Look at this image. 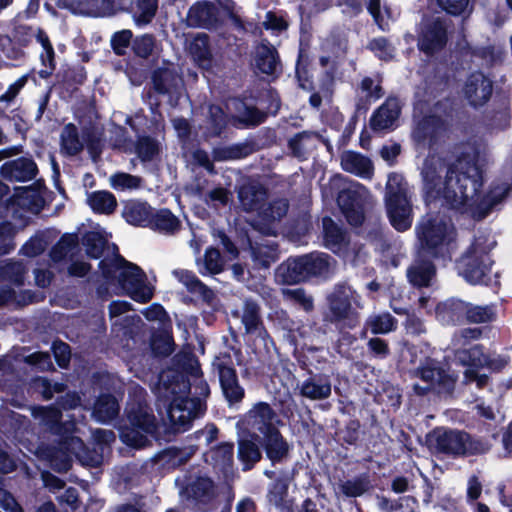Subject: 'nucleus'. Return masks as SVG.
<instances>
[{
	"mask_svg": "<svg viewBox=\"0 0 512 512\" xmlns=\"http://www.w3.org/2000/svg\"><path fill=\"white\" fill-rule=\"evenodd\" d=\"M173 368L159 375L154 392L156 406L166 409L170 426L167 430L173 433H183L192 427L193 420L204 414L206 407L200 397L210 394L208 383L201 377H196L195 383L190 382V376H197L199 368L191 360L175 355L172 359Z\"/></svg>",
	"mask_w": 512,
	"mask_h": 512,
	"instance_id": "f257e3e1",
	"label": "nucleus"
},
{
	"mask_svg": "<svg viewBox=\"0 0 512 512\" xmlns=\"http://www.w3.org/2000/svg\"><path fill=\"white\" fill-rule=\"evenodd\" d=\"M124 424L120 427V438L129 447L142 449L151 445L149 437L160 440L163 434L176 435L165 422L160 423L146 399L128 401L124 410Z\"/></svg>",
	"mask_w": 512,
	"mask_h": 512,
	"instance_id": "f03ea898",
	"label": "nucleus"
},
{
	"mask_svg": "<svg viewBox=\"0 0 512 512\" xmlns=\"http://www.w3.org/2000/svg\"><path fill=\"white\" fill-rule=\"evenodd\" d=\"M426 440L436 456L451 459L485 456L493 448L491 440L486 436L446 426L435 427L427 434Z\"/></svg>",
	"mask_w": 512,
	"mask_h": 512,
	"instance_id": "7ed1b4c3",
	"label": "nucleus"
},
{
	"mask_svg": "<svg viewBox=\"0 0 512 512\" xmlns=\"http://www.w3.org/2000/svg\"><path fill=\"white\" fill-rule=\"evenodd\" d=\"M452 153L455 159L450 164H457L453 173L455 203L452 205V211L465 215L469 210V200L482 193L485 172L478 164L477 153L465 144H455Z\"/></svg>",
	"mask_w": 512,
	"mask_h": 512,
	"instance_id": "20e7f679",
	"label": "nucleus"
},
{
	"mask_svg": "<svg viewBox=\"0 0 512 512\" xmlns=\"http://www.w3.org/2000/svg\"><path fill=\"white\" fill-rule=\"evenodd\" d=\"M419 253L434 260L450 258V245L456 238V229L450 220L439 213H426L415 226Z\"/></svg>",
	"mask_w": 512,
	"mask_h": 512,
	"instance_id": "39448f33",
	"label": "nucleus"
},
{
	"mask_svg": "<svg viewBox=\"0 0 512 512\" xmlns=\"http://www.w3.org/2000/svg\"><path fill=\"white\" fill-rule=\"evenodd\" d=\"M328 309L324 320L341 327L353 329L360 323L359 309H362L361 296L347 284L335 285L327 296Z\"/></svg>",
	"mask_w": 512,
	"mask_h": 512,
	"instance_id": "423d86ee",
	"label": "nucleus"
},
{
	"mask_svg": "<svg viewBox=\"0 0 512 512\" xmlns=\"http://www.w3.org/2000/svg\"><path fill=\"white\" fill-rule=\"evenodd\" d=\"M385 208L391 226L398 232L409 230L413 223V205L407 184L396 173L389 175L385 191Z\"/></svg>",
	"mask_w": 512,
	"mask_h": 512,
	"instance_id": "0eeeda50",
	"label": "nucleus"
},
{
	"mask_svg": "<svg viewBox=\"0 0 512 512\" xmlns=\"http://www.w3.org/2000/svg\"><path fill=\"white\" fill-rule=\"evenodd\" d=\"M457 164H448L443 178L434 162L425 160L421 170L422 197L426 205L442 201V206L452 211L455 203L453 173Z\"/></svg>",
	"mask_w": 512,
	"mask_h": 512,
	"instance_id": "6e6552de",
	"label": "nucleus"
},
{
	"mask_svg": "<svg viewBox=\"0 0 512 512\" xmlns=\"http://www.w3.org/2000/svg\"><path fill=\"white\" fill-rule=\"evenodd\" d=\"M212 366L217 372L224 398L230 406L242 402L245 389L240 385L237 371L230 353H220L213 359Z\"/></svg>",
	"mask_w": 512,
	"mask_h": 512,
	"instance_id": "1a4fd4ad",
	"label": "nucleus"
},
{
	"mask_svg": "<svg viewBox=\"0 0 512 512\" xmlns=\"http://www.w3.org/2000/svg\"><path fill=\"white\" fill-rule=\"evenodd\" d=\"M449 130V122L435 113H427L418 119L412 129L414 143L424 149L438 146Z\"/></svg>",
	"mask_w": 512,
	"mask_h": 512,
	"instance_id": "9d476101",
	"label": "nucleus"
},
{
	"mask_svg": "<svg viewBox=\"0 0 512 512\" xmlns=\"http://www.w3.org/2000/svg\"><path fill=\"white\" fill-rule=\"evenodd\" d=\"M489 257L483 252H477L471 245L458 262L459 273L470 284L482 283L491 271V263H487Z\"/></svg>",
	"mask_w": 512,
	"mask_h": 512,
	"instance_id": "9b49d317",
	"label": "nucleus"
},
{
	"mask_svg": "<svg viewBox=\"0 0 512 512\" xmlns=\"http://www.w3.org/2000/svg\"><path fill=\"white\" fill-rule=\"evenodd\" d=\"M276 417L277 414L271 405L261 401L244 414L238 421L237 426L247 431V433H259L262 436L270 429L277 428L273 423Z\"/></svg>",
	"mask_w": 512,
	"mask_h": 512,
	"instance_id": "f8f14e48",
	"label": "nucleus"
},
{
	"mask_svg": "<svg viewBox=\"0 0 512 512\" xmlns=\"http://www.w3.org/2000/svg\"><path fill=\"white\" fill-rule=\"evenodd\" d=\"M447 42L446 25L442 19L435 18L423 26L418 36L417 47L427 57H432L441 52L446 47Z\"/></svg>",
	"mask_w": 512,
	"mask_h": 512,
	"instance_id": "ddd939ff",
	"label": "nucleus"
},
{
	"mask_svg": "<svg viewBox=\"0 0 512 512\" xmlns=\"http://www.w3.org/2000/svg\"><path fill=\"white\" fill-rule=\"evenodd\" d=\"M233 316H240L245 335L260 339L264 344H266L268 339L271 340L270 334L262 317L261 307L256 300L246 298L243 302L241 315L238 311H235L233 312Z\"/></svg>",
	"mask_w": 512,
	"mask_h": 512,
	"instance_id": "4468645a",
	"label": "nucleus"
},
{
	"mask_svg": "<svg viewBox=\"0 0 512 512\" xmlns=\"http://www.w3.org/2000/svg\"><path fill=\"white\" fill-rule=\"evenodd\" d=\"M337 205L349 225L360 227L365 221V198L357 189L344 188L339 191Z\"/></svg>",
	"mask_w": 512,
	"mask_h": 512,
	"instance_id": "2eb2a0df",
	"label": "nucleus"
},
{
	"mask_svg": "<svg viewBox=\"0 0 512 512\" xmlns=\"http://www.w3.org/2000/svg\"><path fill=\"white\" fill-rule=\"evenodd\" d=\"M151 83L157 94L168 95L183 85V77L177 64L163 59L161 64L151 72Z\"/></svg>",
	"mask_w": 512,
	"mask_h": 512,
	"instance_id": "dca6fc26",
	"label": "nucleus"
},
{
	"mask_svg": "<svg viewBox=\"0 0 512 512\" xmlns=\"http://www.w3.org/2000/svg\"><path fill=\"white\" fill-rule=\"evenodd\" d=\"M463 92L470 106L482 107L492 96L493 81L482 71H473L466 79Z\"/></svg>",
	"mask_w": 512,
	"mask_h": 512,
	"instance_id": "f3484780",
	"label": "nucleus"
},
{
	"mask_svg": "<svg viewBox=\"0 0 512 512\" xmlns=\"http://www.w3.org/2000/svg\"><path fill=\"white\" fill-rule=\"evenodd\" d=\"M259 444L272 466L285 464L291 459L292 446L278 428L260 436Z\"/></svg>",
	"mask_w": 512,
	"mask_h": 512,
	"instance_id": "a211bd4d",
	"label": "nucleus"
},
{
	"mask_svg": "<svg viewBox=\"0 0 512 512\" xmlns=\"http://www.w3.org/2000/svg\"><path fill=\"white\" fill-rule=\"evenodd\" d=\"M37 174L38 166L32 157L21 156L0 166V176L10 182H28Z\"/></svg>",
	"mask_w": 512,
	"mask_h": 512,
	"instance_id": "6ab92c4d",
	"label": "nucleus"
},
{
	"mask_svg": "<svg viewBox=\"0 0 512 512\" xmlns=\"http://www.w3.org/2000/svg\"><path fill=\"white\" fill-rule=\"evenodd\" d=\"M401 114V105L398 97L388 96L386 100L372 113L369 125L374 132H381L393 128Z\"/></svg>",
	"mask_w": 512,
	"mask_h": 512,
	"instance_id": "aec40b11",
	"label": "nucleus"
},
{
	"mask_svg": "<svg viewBox=\"0 0 512 512\" xmlns=\"http://www.w3.org/2000/svg\"><path fill=\"white\" fill-rule=\"evenodd\" d=\"M187 22L194 28H216L220 24L219 9L207 0L196 2L188 10Z\"/></svg>",
	"mask_w": 512,
	"mask_h": 512,
	"instance_id": "412c9836",
	"label": "nucleus"
},
{
	"mask_svg": "<svg viewBox=\"0 0 512 512\" xmlns=\"http://www.w3.org/2000/svg\"><path fill=\"white\" fill-rule=\"evenodd\" d=\"M268 197L267 188L258 181H249L238 189V199L246 212L259 211Z\"/></svg>",
	"mask_w": 512,
	"mask_h": 512,
	"instance_id": "4be33fe9",
	"label": "nucleus"
},
{
	"mask_svg": "<svg viewBox=\"0 0 512 512\" xmlns=\"http://www.w3.org/2000/svg\"><path fill=\"white\" fill-rule=\"evenodd\" d=\"M309 376L299 387V393L302 397L310 400H323L331 395V381L328 375L323 373H313L308 370Z\"/></svg>",
	"mask_w": 512,
	"mask_h": 512,
	"instance_id": "5701e85b",
	"label": "nucleus"
},
{
	"mask_svg": "<svg viewBox=\"0 0 512 512\" xmlns=\"http://www.w3.org/2000/svg\"><path fill=\"white\" fill-rule=\"evenodd\" d=\"M259 441L260 435L257 433H248L247 437L238 439L237 456L243 471L252 470L262 459V448Z\"/></svg>",
	"mask_w": 512,
	"mask_h": 512,
	"instance_id": "b1692460",
	"label": "nucleus"
},
{
	"mask_svg": "<svg viewBox=\"0 0 512 512\" xmlns=\"http://www.w3.org/2000/svg\"><path fill=\"white\" fill-rule=\"evenodd\" d=\"M173 275L186 287L190 294L197 296L207 305H212L216 300L215 292L203 283L193 271L175 269Z\"/></svg>",
	"mask_w": 512,
	"mask_h": 512,
	"instance_id": "393cba45",
	"label": "nucleus"
},
{
	"mask_svg": "<svg viewBox=\"0 0 512 512\" xmlns=\"http://www.w3.org/2000/svg\"><path fill=\"white\" fill-rule=\"evenodd\" d=\"M63 444L66 449L72 450L74 457L83 466L97 468L102 464L103 456L95 448L85 445L84 441L75 435H68L63 438Z\"/></svg>",
	"mask_w": 512,
	"mask_h": 512,
	"instance_id": "a878e982",
	"label": "nucleus"
},
{
	"mask_svg": "<svg viewBox=\"0 0 512 512\" xmlns=\"http://www.w3.org/2000/svg\"><path fill=\"white\" fill-rule=\"evenodd\" d=\"M466 308L467 302L451 297L436 305L435 314L444 325H459L465 323Z\"/></svg>",
	"mask_w": 512,
	"mask_h": 512,
	"instance_id": "bb28decb",
	"label": "nucleus"
},
{
	"mask_svg": "<svg viewBox=\"0 0 512 512\" xmlns=\"http://www.w3.org/2000/svg\"><path fill=\"white\" fill-rule=\"evenodd\" d=\"M276 277L280 283L285 285H295L309 280L302 255L291 256L281 263L276 269Z\"/></svg>",
	"mask_w": 512,
	"mask_h": 512,
	"instance_id": "cd10ccee",
	"label": "nucleus"
},
{
	"mask_svg": "<svg viewBox=\"0 0 512 512\" xmlns=\"http://www.w3.org/2000/svg\"><path fill=\"white\" fill-rule=\"evenodd\" d=\"M322 223L323 245L330 251L336 253L349 244V237L346 230L337 224L332 217L324 216Z\"/></svg>",
	"mask_w": 512,
	"mask_h": 512,
	"instance_id": "c85d7f7f",
	"label": "nucleus"
},
{
	"mask_svg": "<svg viewBox=\"0 0 512 512\" xmlns=\"http://www.w3.org/2000/svg\"><path fill=\"white\" fill-rule=\"evenodd\" d=\"M255 67L262 73L269 76L281 72V61L277 49L269 42L262 43L256 51Z\"/></svg>",
	"mask_w": 512,
	"mask_h": 512,
	"instance_id": "c756f323",
	"label": "nucleus"
},
{
	"mask_svg": "<svg viewBox=\"0 0 512 512\" xmlns=\"http://www.w3.org/2000/svg\"><path fill=\"white\" fill-rule=\"evenodd\" d=\"M181 227L180 219L170 209L153 208L148 228L164 235H175Z\"/></svg>",
	"mask_w": 512,
	"mask_h": 512,
	"instance_id": "7c9ffc66",
	"label": "nucleus"
},
{
	"mask_svg": "<svg viewBox=\"0 0 512 512\" xmlns=\"http://www.w3.org/2000/svg\"><path fill=\"white\" fill-rule=\"evenodd\" d=\"M317 137H320V133L316 131L304 130L296 133L287 144L292 156L300 161L306 160L317 149Z\"/></svg>",
	"mask_w": 512,
	"mask_h": 512,
	"instance_id": "2f4dec72",
	"label": "nucleus"
},
{
	"mask_svg": "<svg viewBox=\"0 0 512 512\" xmlns=\"http://www.w3.org/2000/svg\"><path fill=\"white\" fill-rule=\"evenodd\" d=\"M153 207L146 201L130 200L124 204L122 217L136 227L148 228Z\"/></svg>",
	"mask_w": 512,
	"mask_h": 512,
	"instance_id": "473e14b6",
	"label": "nucleus"
},
{
	"mask_svg": "<svg viewBox=\"0 0 512 512\" xmlns=\"http://www.w3.org/2000/svg\"><path fill=\"white\" fill-rule=\"evenodd\" d=\"M234 106L237 112L234 120L245 128L257 127L268 117L266 112L258 109L255 105L248 104L245 98L236 99Z\"/></svg>",
	"mask_w": 512,
	"mask_h": 512,
	"instance_id": "72a5a7b5",
	"label": "nucleus"
},
{
	"mask_svg": "<svg viewBox=\"0 0 512 512\" xmlns=\"http://www.w3.org/2000/svg\"><path fill=\"white\" fill-rule=\"evenodd\" d=\"M341 168L362 178L371 177L374 170L370 158L355 151H347L342 155Z\"/></svg>",
	"mask_w": 512,
	"mask_h": 512,
	"instance_id": "f704fd0d",
	"label": "nucleus"
},
{
	"mask_svg": "<svg viewBox=\"0 0 512 512\" xmlns=\"http://www.w3.org/2000/svg\"><path fill=\"white\" fill-rule=\"evenodd\" d=\"M505 196L506 191L500 194H494L492 191L484 195L481 193L479 196L469 200V210H467L465 214H469L476 220H482L505 198Z\"/></svg>",
	"mask_w": 512,
	"mask_h": 512,
	"instance_id": "c9c22d12",
	"label": "nucleus"
},
{
	"mask_svg": "<svg viewBox=\"0 0 512 512\" xmlns=\"http://www.w3.org/2000/svg\"><path fill=\"white\" fill-rule=\"evenodd\" d=\"M456 357L461 365L467 367L466 370H481L488 364V354L482 344H474L469 348L458 349Z\"/></svg>",
	"mask_w": 512,
	"mask_h": 512,
	"instance_id": "e433bc0d",
	"label": "nucleus"
},
{
	"mask_svg": "<svg viewBox=\"0 0 512 512\" xmlns=\"http://www.w3.org/2000/svg\"><path fill=\"white\" fill-rule=\"evenodd\" d=\"M157 39L152 33H145L134 37L132 54L134 58L149 60L155 64L159 59Z\"/></svg>",
	"mask_w": 512,
	"mask_h": 512,
	"instance_id": "4c0bfd02",
	"label": "nucleus"
},
{
	"mask_svg": "<svg viewBox=\"0 0 512 512\" xmlns=\"http://www.w3.org/2000/svg\"><path fill=\"white\" fill-rule=\"evenodd\" d=\"M211 464L215 470L227 475L233 469L234 444L232 442H221L210 452Z\"/></svg>",
	"mask_w": 512,
	"mask_h": 512,
	"instance_id": "58836bf2",
	"label": "nucleus"
},
{
	"mask_svg": "<svg viewBox=\"0 0 512 512\" xmlns=\"http://www.w3.org/2000/svg\"><path fill=\"white\" fill-rule=\"evenodd\" d=\"M188 496L196 505H209L215 497L214 483L209 477H198L187 488Z\"/></svg>",
	"mask_w": 512,
	"mask_h": 512,
	"instance_id": "ea45409f",
	"label": "nucleus"
},
{
	"mask_svg": "<svg viewBox=\"0 0 512 512\" xmlns=\"http://www.w3.org/2000/svg\"><path fill=\"white\" fill-rule=\"evenodd\" d=\"M435 274L436 267L431 260H422L407 270L408 281L416 288L429 287Z\"/></svg>",
	"mask_w": 512,
	"mask_h": 512,
	"instance_id": "a19ab883",
	"label": "nucleus"
},
{
	"mask_svg": "<svg viewBox=\"0 0 512 512\" xmlns=\"http://www.w3.org/2000/svg\"><path fill=\"white\" fill-rule=\"evenodd\" d=\"M119 403L117 398L111 393L100 394L93 407V415L102 422H108L115 419L119 414Z\"/></svg>",
	"mask_w": 512,
	"mask_h": 512,
	"instance_id": "79ce46f5",
	"label": "nucleus"
},
{
	"mask_svg": "<svg viewBox=\"0 0 512 512\" xmlns=\"http://www.w3.org/2000/svg\"><path fill=\"white\" fill-rule=\"evenodd\" d=\"M84 148L78 127L74 123L66 124L60 134L61 152L69 157L78 155Z\"/></svg>",
	"mask_w": 512,
	"mask_h": 512,
	"instance_id": "37998d69",
	"label": "nucleus"
},
{
	"mask_svg": "<svg viewBox=\"0 0 512 512\" xmlns=\"http://www.w3.org/2000/svg\"><path fill=\"white\" fill-rule=\"evenodd\" d=\"M86 256L90 259H101L108 246V240L99 231H86L81 238Z\"/></svg>",
	"mask_w": 512,
	"mask_h": 512,
	"instance_id": "c03bdc74",
	"label": "nucleus"
},
{
	"mask_svg": "<svg viewBox=\"0 0 512 512\" xmlns=\"http://www.w3.org/2000/svg\"><path fill=\"white\" fill-rule=\"evenodd\" d=\"M114 248V257L113 258H103L100 260L98 264V268L101 272V275L107 284H114L117 278V272H120V269L128 264V260H126L118 250V246L113 244Z\"/></svg>",
	"mask_w": 512,
	"mask_h": 512,
	"instance_id": "a18cd8bd",
	"label": "nucleus"
},
{
	"mask_svg": "<svg viewBox=\"0 0 512 512\" xmlns=\"http://www.w3.org/2000/svg\"><path fill=\"white\" fill-rule=\"evenodd\" d=\"M63 444V438L60 439L58 447L48 449V459L51 467L59 472L66 473L72 467V450H68Z\"/></svg>",
	"mask_w": 512,
	"mask_h": 512,
	"instance_id": "49530a36",
	"label": "nucleus"
},
{
	"mask_svg": "<svg viewBox=\"0 0 512 512\" xmlns=\"http://www.w3.org/2000/svg\"><path fill=\"white\" fill-rule=\"evenodd\" d=\"M88 204L97 214H112L117 207V200L113 193L100 190L92 192L88 197Z\"/></svg>",
	"mask_w": 512,
	"mask_h": 512,
	"instance_id": "de8ad7c7",
	"label": "nucleus"
},
{
	"mask_svg": "<svg viewBox=\"0 0 512 512\" xmlns=\"http://www.w3.org/2000/svg\"><path fill=\"white\" fill-rule=\"evenodd\" d=\"M330 259L328 254L320 252L302 255L309 279L327 274L330 268Z\"/></svg>",
	"mask_w": 512,
	"mask_h": 512,
	"instance_id": "09e8293b",
	"label": "nucleus"
},
{
	"mask_svg": "<svg viewBox=\"0 0 512 512\" xmlns=\"http://www.w3.org/2000/svg\"><path fill=\"white\" fill-rule=\"evenodd\" d=\"M310 59L309 55L302 47L299 48L296 65H295V77L298 82V86L306 91H314V83L312 76L309 73Z\"/></svg>",
	"mask_w": 512,
	"mask_h": 512,
	"instance_id": "8fccbe9b",
	"label": "nucleus"
},
{
	"mask_svg": "<svg viewBox=\"0 0 512 512\" xmlns=\"http://www.w3.org/2000/svg\"><path fill=\"white\" fill-rule=\"evenodd\" d=\"M42 419L52 434L61 438L72 435L66 424L62 422V411L57 405L42 408Z\"/></svg>",
	"mask_w": 512,
	"mask_h": 512,
	"instance_id": "3c124183",
	"label": "nucleus"
},
{
	"mask_svg": "<svg viewBox=\"0 0 512 512\" xmlns=\"http://www.w3.org/2000/svg\"><path fill=\"white\" fill-rule=\"evenodd\" d=\"M175 343L170 331L163 329L152 334L150 349L155 357H167L174 351Z\"/></svg>",
	"mask_w": 512,
	"mask_h": 512,
	"instance_id": "603ef678",
	"label": "nucleus"
},
{
	"mask_svg": "<svg viewBox=\"0 0 512 512\" xmlns=\"http://www.w3.org/2000/svg\"><path fill=\"white\" fill-rule=\"evenodd\" d=\"M159 0H135L132 18L136 25L145 26L154 19Z\"/></svg>",
	"mask_w": 512,
	"mask_h": 512,
	"instance_id": "864d4df0",
	"label": "nucleus"
},
{
	"mask_svg": "<svg viewBox=\"0 0 512 512\" xmlns=\"http://www.w3.org/2000/svg\"><path fill=\"white\" fill-rule=\"evenodd\" d=\"M487 125L491 128L505 130L510 125V103L508 99L501 101L499 107H494L486 115Z\"/></svg>",
	"mask_w": 512,
	"mask_h": 512,
	"instance_id": "5fc2aeb1",
	"label": "nucleus"
},
{
	"mask_svg": "<svg viewBox=\"0 0 512 512\" xmlns=\"http://www.w3.org/2000/svg\"><path fill=\"white\" fill-rule=\"evenodd\" d=\"M365 325L375 335L387 334L397 328V320L389 312H385L369 316Z\"/></svg>",
	"mask_w": 512,
	"mask_h": 512,
	"instance_id": "6e6d98bb",
	"label": "nucleus"
},
{
	"mask_svg": "<svg viewBox=\"0 0 512 512\" xmlns=\"http://www.w3.org/2000/svg\"><path fill=\"white\" fill-rule=\"evenodd\" d=\"M190 53L200 64L209 65L212 61L209 36L205 33L197 34L190 43Z\"/></svg>",
	"mask_w": 512,
	"mask_h": 512,
	"instance_id": "4d7b16f0",
	"label": "nucleus"
},
{
	"mask_svg": "<svg viewBox=\"0 0 512 512\" xmlns=\"http://www.w3.org/2000/svg\"><path fill=\"white\" fill-rule=\"evenodd\" d=\"M160 150L159 142L149 135L139 136L135 143V152L142 162L154 160L159 155Z\"/></svg>",
	"mask_w": 512,
	"mask_h": 512,
	"instance_id": "13d9d810",
	"label": "nucleus"
},
{
	"mask_svg": "<svg viewBox=\"0 0 512 512\" xmlns=\"http://www.w3.org/2000/svg\"><path fill=\"white\" fill-rule=\"evenodd\" d=\"M0 51L7 59L17 62L14 66H19L27 59L25 48L17 45L9 34H0Z\"/></svg>",
	"mask_w": 512,
	"mask_h": 512,
	"instance_id": "bf43d9fd",
	"label": "nucleus"
},
{
	"mask_svg": "<svg viewBox=\"0 0 512 512\" xmlns=\"http://www.w3.org/2000/svg\"><path fill=\"white\" fill-rule=\"evenodd\" d=\"M144 278V271L138 265L128 261V264H125V266L120 269L116 282L126 292Z\"/></svg>",
	"mask_w": 512,
	"mask_h": 512,
	"instance_id": "052dcab7",
	"label": "nucleus"
},
{
	"mask_svg": "<svg viewBox=\"0 0 512 512\" xmlns=\"http://www.w3.org/2000/svg\"><path fill=\"white\" fill-rule=\"evenodd\" d=\"M98 0H59L58 6L65 8L73 14L80 15H99Z\"/></svg>",
	"mask_w": 512,
	"mask_h": 512,
	"instance_id": "680f3d73",
	"label": "nucleus"
},
{
	"mask_svg": "<svg viewBox=\"0 0 512 512\" xmlns=\"http://www.w3.org/2000/svg\"><path fill=\"white\" fill-rule=\"evenodd\" d=\"M496 318V313L491 306H479L467 302L465 322L482 324L490 323Z\"/></svg>",
	"mask_w": 512,
	"mask_h": 512,
	"instance_id": "e2e57ef3",
	"label": "nucleus"
},
{
	"mask_svg": "<svg viewBox=\"0 0 512 512\" xmlns=\"http://www.w3.org/2000/svg\"><path fill=\"white\" fill-rule=\"evenodd\" d=\"M227 115L219 105L209 107L207 129L212 137H220L227 127Z\"/></svg>",
	"mask_w": 512,
	"mask_h": 512,
	"instance_id": "0e129e2a",
	"label": "nucleus"
},
{
	"mask_svg": "<svg viewBox=\"0 0 512 512\" xmlns=\"http://www.w3.org/2000/svg\"><path fill=\"white\" fill-rule=\"evenodd\" d=\"M20 17L21 13L14 20L13 28L9 35L16 41L17 45L26 49L33 42L37 27L18 23L17 19Z\"/></svg>",
	"mask_w": 512,
	"mask_h": 512,
	"instance_id": "69168bd1",
	"label": "nucleus"
},
{
	"mask_svg": "<svg viewBox=\"0 0 512 512\" xmlns=\"http://www.w3.org/2000/svg\"><path fill=\"white\" fill-rule=\"evenodd\" d=\"M367 49L379 60L389 62L395 56V47L386 37L380 36L369 41Z\"/></svg>",
	"mask_w": 512,
	"mask_h": 512,
	"instance_id": "338daca9",
	"label": "nucleus"
},
{
	"mask_svg": "<svg viewBox=\"0 0 512 512\" xmlns=\"http://www.w3.org/2000/svg\"><path fill=\"white\" fill-rule=\"evenodd\" d=\"M133 40V32L130 29H123L113 33L110 45L117 56H125L128 48L132 49Z\"/></svg>",
	"mask_w": 512,
	"mask_h": 512,
	"instance_id": "774afa93",
	"label": "nucleus"
}]
</instances>
